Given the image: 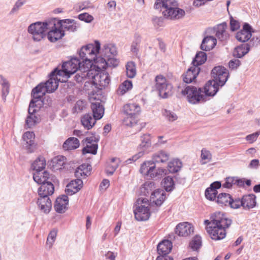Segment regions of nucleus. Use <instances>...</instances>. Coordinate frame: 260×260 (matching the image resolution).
Masks as SVG:
<instances>
[{
    "instance_id": "f257e3e1",
    "label": "nucleus",
    "mask_w": 260,
    "mask_h": 260,
    "mask_svg": "<svg viewBox=\"0 0 260 260\" xmlns=\"http://www.w3.org/2000/svg\"><path fill=\"white\" fill-rule=\"evenodd\" d=\"M101 67L94 65L87 70V72L80 71L79 74L75 76V79L78 83L85 82L84 86L88 89L91 85L95 88L102 89L107 86L110 81L109 74L105 71H100Z\"/></svg>"
},
{
    "instance_id": "f03ea898",
    "label": "nucleus",
    "mask_w": 260,
    "mask_h": 260,
    "mask_svg": "<svg viewBox=\"0 0 260 260\" xmlns=\"http://www.w3.org/2000/svg\"><path fill=\"white\" fill-rule=\"evenodd\" d=\"M206 230L211 238L215 240H220L225 238L226 229L232 223V220L221 212L214 213L210 217V221L205 220Z\"/></svg>"
},
{
    "instance_id": "7ed1b4c3",
    "label": "nucleus",
    "mask_w": 260,
    "mask_h": 260,
    "mask_svg": "<svg viewBox=\"0 0 260 260\" xmlns=\"http://www.w3.org/2000/svg\"><path fill=\"white\" fill-rule=\"evenodd\" d=\"M57 74V69L52 71L50 75L49 79L45 83H41L31 91V96L36 100H42L46 92H52L58 87V82L66 81V79H61Z\"/></svg>"
},
{
    "instance_id": "20e7f679",
    "label": "nucleus",
    "mask_w": 260,
    "mask_h": 260,
    "mask_svg": "<svg viewBox=\"0 0 260 260\" xmlns=\"http://www.w3.org/2000/svg\"><path fill=\"white\" fill-rule=\"evenodd\" d=\"M100 48L101 44L100 42L95 41L94 44H87L80 49L79 53L80 57L87 70L94 66L92 65V61L95 63L99 61L96 55L99 53Z\"/></svg>"
},
{
    "instance_id": "39448f33",
    "label": "nucleus",
    "mask_w": 260,
    "mask_h": 260,
    "mask_svg": "<svg viewBox=\"0 0 260 260\" xmlns=\"http://www.w3.org/2000/svg\"><path fill=\"white\" fill-rule=\"evenodd\" d=\"M87 72V69L84 64L77 57L72 58L70 60L64 62L62 66V70H57V74L59 76H62L67 79L70 76L76 72V75L79 72Z\"/></svg>"
},
{
    "instance_id": "423d86ee",
    "label": "nucleus",
    "mask_w": 260,
    "mask_h": 260,
    "mask_svg": "<svg viewBox=\"0 0 260 260\" xmlns=\"http://www.w3.org/2000/svg\"><path fill=\"white\" fill-rule=\"evenodd\" d=\"M136 208L134 210L135 218L138 221H145L149 219L150 216V210H155L153 209L152 204H148V200L146 198H139L135 205Z\"/></svg>"
},
{
    "instance_id": "0eeeda50",
    "label": "nucleus",
    "mask_w": 260,
    "mask_h": 260,
    "mask_svg": "<svg viewBox=\"0 0 260 260\" xmlns=\"http://www.w3.org/2000/svg\"><path fill=\"white\" fill-rule=\"evenodd\" d=\"M164 8L162 14L167 18L179 19L184 17L185 11L178 8V3L176 0H164Z\"/></svg>"
},
{
    "instance_id": "6e6552de",
    "label": "nucleus",
    "mask_w": 260,
    "mask_h": 260,
    "mask_svg": "<svg viewBox=\"0 0 260 260\" xmlns=\"http://www.w3.org/2000/svg\"><path fill=\"white\" fill-rule=\"evenodd\" d=\"M181 93L186 96L188 102L192 104L204 102L208 99H205L201 88H197L192 86H186L181 90Z\"/></svg>"
},
{
    "instance_id": "1a4fd4ad",
    "label": "nucleus",
    "mask_w": 260,
    "mask_h": 260,
    "mask_svg": "<svg viewBox=\"0 0 260 260\" xmlns=\"http://www.w3.org/2000/svg\"><path fill=\"white\" fill-rule=\"evenodd\" d=\"M43 104L42 100H36L32 98L28 109V115L25 120V126L31 128L39 122V118L35 115Z\"/></svg>"
},
{
    "instance_id": "9d476101",
    "label": "nucleus",
    "mask_w": 260,
    "mask_h": 260,
    "mask_svg": "<svg viewBox=\"0 0 260 260\" xmlns=\"http://www.w3.org/2000/svg\"><path fill=\"white\" fill-rule=\"evenodd\" d=\"M48 23V21L37 22L29 25L27 31L34 41H40L46 36Z\"/></svg>"
},
{
    "instance_id": "9b49d317",
    "label": "nucleus",
    "mask_w": 260,
    "mask_h": 260,
    "mask_svg": "<svg viewBox=\"0 0 260 260\" xmlns=\"http://www.w3.org/2000/svg\"><path fill=\"white\" fill-rule=\"evenodd\" d=\"M123 111L126 115L123 120V124L127 126H133L136 124L135 117L141 111L140 107L135 103L127 104L123 106Z\"/></svg>"
},
{
    "instance_id": "f8f14e48",
    "label": "nucleus",
    "mask_w": 260,
    "mask_h": 260,
    "mask_svg": "<svg viewBox=\"0 0 260 260\" xmlns=\"http://www.w3.org/2000/svg\"><path fill=\"white\" fill-rule=\"evenodd\" d=\"M155 87L159 95L162 98H167L172 94V85L162 75L155 77Z\"/></svg>"
},
{
    "instance_id": "ddd939ff",
    "label": "nucleus",
    "mask_w": 260,
    "mask_h": 260,
    "mask_svg": "<svg viewBox=\"0 0 260 260\" xmlns=\"http://www.w3.org/2000/svg\"><path fill=\"white\" fill-rule=\"evenodd\" d=\"M48 24L47 30H50L47 33V38L49 41L56 42L64 36V30H62L58 26L56 19L49 21Z\"/></svg>"
},
{
    "instance_id": "4468645a",
    "label": "nucleus",
    "mask_w": 260,
    "mask_h": 260,
    "mask_svg": "<svg viewBox=\"0 0 260 260\" xmlns=\"http://www.w3.org/2000/svg\"><path fill=\"white\" fill-rule=\"evenodd\" d=\"M212 75L214 78L213 80L217 81V82L222 86L227 81L229 78L228 71L224 67L218 66L214 67L212 70Z\"/></svg>"
},
{
    "instance_id": "2eb2a0df",
    "label": "nucleus",
    "mask_w": 260,
    "mask_h": 260,
    "mask_svg": "<svg viewBox=\"0 0 260 260\" xmlns=\"http://www.w3.org/2000/svg\"><path fill=\"white\" fill-rule=\"evenodd\" d=\"M102 54L105 57V58H102L100 59V60H101V62L103 64L102 67L104 68L107 64L106 60L109 61L112 57L117 54L116 46L112 44H105L102 49Z\"/></svg>"
},
{
    "instance_id": "dca6fc26",
    "label": "nucleus",
    "mask_w": 260,
    "mask_h": 260,
    "mask_svg": "<svg viewBox=\"0 0 260 260\" xmlns=\"http://www.w3.org/2000/svg\"><path fill=\"white\" fill-rule=\"evenodd\" d=\"M166 199V192L162 189H157L151 192L150 201L152 202L150 204L155 205L154 209L156 211L158 210V208L160 207Z\"/></svg>"
},
{
    "instance_id": "f3484780",
    "label": "nucleus",
    "mask_w": 260,
    "mask_h": 260,
    "mask_svg": "<svg viewBox=\"0 0 260 260\" xmlns=\"http://www.w3.org/2000/svg\"><path fill=\"white\" fill-rule=\"evenodd\" d=\"M219 83L217 81L210 80L207 82L204 86L203 93L205 95V99H207L208 96H213L215 95L219 89Z\"/></svg>"
},
{
    "instance_id": "a211bd4d",
    "label": "nucleus",
    "mask_w": 260,
    "mask_h": 260,
    "mask_svg": "<svg viewBox=\"0 0 260 260\" xmlns=\"http://www.w3.org/2000/svg\"><path fill=\"white\" fill-rule=\"evenodd\" d=\"M227 28L228 25L225 22L218 24L214 27L215 36L220 41H226L229 38Z\"/></svg>"
},
{
    "instance_id": "6ab92c4d",
    "label": "nucleus",
    "mask_w": 260,
    "mask_h": 260,
    "mask_svg": "<svg viewBox=\"0 0 260 260\" xmlns=\"http://www.w3.org/2000/svg\"><path fill=\"white\" fill-rule=\"evenodd\" d=\"M251 28L248 23H244L243 29L237 32L236 38L241 42H245L248 41L251 37Z\"/></svg>"
},
{
    "instance_id": "aec40b11",
    "label": "nucleus",
    "mask_w": 260,
    "mask_h": 260,
    "mask_svg": "<svg viewBox=\"0 0 260 260\" xmlns=\"http://www.w3.org/2000/svg\"><path fill=\"white\" fill-rule=\"evenodd\" d=\"M253 40V39L248 43L243 44L236 47L233 53L234 56L241 58L246 55L249 51L250 48L254 46Z\"/></svg>"
},
{
    "instance_id": "412c9836",
    "label": "nucleus",
    "mask_w": 260,
    "mask_h": 260,
    "mask_svg": "<svg viewBox=\"0 0 260 260\" xmlns=\"http://www.w3.org/2000/svg\"><path fill=\"white\" fill-rule=\"evenodd\" d=\"M241 203L244 210L249 211L256 206V196L253 194L245 195L241 199Z\"/></svg>"
},
{
    "instance_id": "4be33fe9",
    "label": "nucleus",
    "mask_w": 260,
    "mask_h": 260,
    "mask_svg": "<svg viewBox=\"0 0 260 260\" xmlns=\"http://www.w3.org/2000/svg\"><path fill=\"white\" fill-rule=\"evenodd\" d=\"M83 181L76 179L71 181L66 186L65 191L67 195L71 196L78 192L82 187Z\"/></svg>"
},
{
    "instance_id": "5701e85b",
    "label": "nucleus",
    "mask_w": 260,
    "mask_h": 260,
    "mask_svg": "<svg viewBox=\"0 0 260 260\" xmlns=\"http://www.w3.org/2000/svg\"><path fill=\"white\" fill-rule=\"evenodd\" d=\"M39 208L44 213H48L52 207V203L49 197L39 196L37 201Z\"/></svg>"
},
{
    "instance_id": "b1692460",
    "label": "nucleus",
    "mask_w": 260,
    "mask_h": 260,
    "mask_svg": "<svg viewBox=\"0 0 260 260\" xmlns=\"http://www.w3.org/2000/svg\"><path fill=\"white\" fill-rule=\"evenodd\" d=\"M54 191V187L51 181L45 182L41 184L38 188V194L39 196L47 197L52 195Z\"/></svg>"
},
{
    "instance_id": "393cba45",
    "label": "nucleus",
    "mask_w": 260,
    "mask_h": 260,
    "mask_svg": "<svg viewBox=\"0 0 260 260\" xmlns=\"http://www.w3.org/2000/svg\"><path fill=\"white\" fill-rule=\"evenodd\" d=\"M69 204L68 197L67 195H62L56 199L54 205L56 211L59 213H64L67 209Z\"/></svg>"
},
{
    "instance_id": "a878e982",
    "label": "nucleus",
    "mask_w": 260,
    "mask_h": 260,
    "mask_svg": "<svg viewBox=\"0 0 260 260\" xmlns=\"http://www.w3.org/2000/svg\"><path fill=\"white\" fill-rule=\"evenodd\" d=\"M155 171V165L151 160L146 161L143 162L141 166L140 172L145 176L151 178L156 177V174L153 173Z\"/></svg>"
},
{
    "instance_id": "bb28decb",
    "label": "nucleus",
    "mask_w": 260,
    "mask_h": 260,
    "mask_svg": "<svg viewBox=\"0 0 260 260\" xmlns=\"http://www.w3.org/2000/svg\"><path fill=\"white\" fill-rule=\"evenodd\" d=\"M200 72L198 67L192 66L189 68L183 75V80L186 83H190L194 81Z\"/></svg>"
},
{
    "instance_id": "cd10ccee",
    "label": "nucleus",
    "mask_w": 260,
    "mask_h": 260,
    "mask_svg": "<svg viewBox=\"0 0 260 260\" xmlns=\"http://www.w3.org/2000/svg\"><path fill=\"white\" fill-rule=\"evenodd\" d=\"M193 232V227L188 222L178 224L176 228V233L180 236H187Z\"/></svg>"
},
{
    "instance_id": "c85d7f7f",
    "label": "nucleus",
    "mask_w": 260,
    "mask_h": 260,
    "mask_svg": "<svg viewBox=\"0 0 260 260\" xmlns=\"http://www.w3.org/2000/svg\"><path fill=\"white\" fill-rule=\"evenodd\" d=\"M33 178L38 184H42L48 181H52L50 176L47 171H36L33 173Z\"/></svg>"
},
{
    "instance_id": "c756f323",
    "label": "nucleus",
    "mask_w": 260,
    "mask_h": 260,
    "mask_svg": "<svg viewBox=\"0 0 260 260\" xmlns=\"http://www.w3.org/2000/svg\"><path fill=\"white\" fill-rule=\"evenodd\" d=\"M172 243L169 240H164L157 245V249L159 255H168L172 248Z\"/></svg>"
},
{
    "instance_id": "7c9ffc66",
    "label": "nucleus",
    "mask_w": 260,
    "mask_h": 260,
    "mask_svg": "<svg viewBox=\"0 0 260 260\" xmlns=\"http://www.w3.org/2000/svg\"><path fill=\"white\" fill-rule=\"evenodd\" d=\"M170 158V154L165 151H159L153 154L151 161L153 164L165 163L167 162Z\"/></svg>"
},
{
    "instance_id": "2f4dec72",
    "label": "nucleus",
    "mask_w": 260,
    "mask_h": 260,
    "mask_svg": "<svg viewBox=\"0 0 260 260\" xmlns=\"http://www.w3.org/2000/svg\"><path fill=\"white\" fill-rule=\"evenodd\" d=\"M58 26L60 27L62 30H68L69 31L74 32L77 29V25L74 20L66 19L62 20H57Z\"/></svg>"
},
{
    "instance_id": "473e14b6",
    "label": "nucleus",
    "mask_w": 260,
    "mask_h": 260,
    "mask_svg": "<svg viewBox=\"0 0 260 260\" xmlns=\"http://www.w3.org/2000/svg\"><path fill=\"white\" fill-rule=\"evenodd\" d=\"M217 40L213 36H207L202 41L201 45V49L206 51H209L215 46Z\"/></svg>"
},
{
    "instance_id": "72a5a7b5",
    "label": "nucleus",
    "mask_w": 260,
    "mask_h": 260,
    "mask_svg": "<svg viewBox=\"0 0 260 260\" xmlns=\"http://www.w3.org/2000/svg\"><path fill=\"white\" fill-rule=\"evenodd\" d=\"M91 108L93 112V118L95 120L102 118L104 113V108L100 102H95L91 104Z\"/></svg>"
},
{
    "instance_id": "f704fd0d",
    "label": "nucleus",
    "mask_w": 260,
    "mask_h": 260,
    "mask_svg": "<svg viewBox=\"0 0 260 260\" xmlns=\"http://www.w3.org/2000/svg\"><path fill=\"white\" fill-rule=\"evenodd\" d=\"M91 166L88 164H83L80 166L76 169L75 175L77 177L85 178L90 174Z\"/></svg>"
},
{
    "instance_id": "c9c22d12",
    "label": "nucleus",
    "mask_w": 260,
    "mask_h": 260,
    "mask_svg": "<svg viewBox=\"0 0 260 260\" xmlns=\"http://www.w3.org/2000/svg\"><path fill=\"white\" fill-rule=\"evenodd\" d=\"M79 140L74 137L68 138L63 143L62 147L66 150L75 149L79 147Z\"/></svg>"
},
{
    "instance_id": "e433bc0d",
    "label": "nucleus",
    "mask_w": 260,
    "mask_h": 260,
    "mask_svg": "<svg viewBox=\"0 0 260 260\" xmlns=\"http://www.w3.org/2000/svg\"><path fill=\"white\" fill-rule=\"evenodd\" d=\"M81 122L85 128L90 129L95 124L96 120L90 114H87L81 118Z\"/></svg>"
},
{
    "instance_id": "4c0bfd02",
    "label": "nucleus",
    "mask_w": 260,
    "mask_h": 260,
    "mask_svg": "<svg viewBox=\"0 0 260 260\" xmlns=\"http://www.w3.org/2000/svg\"><path fill=\"white\" fill-rule=\"evenodd\" d=\"M35 137V134L32 132H26L23 134L22 138L27 145L26 147H28V149H31L33 147ZM29 151L31 152L32 150H30Z\"/></svg>"
},
{
    "instance_id": "58836bf2",
    "label": "nucleus",
    "mask_w": 260,
    "mask_h": 260,
    "mask_svg": "<svg viewBox=\"0 0 260 260\" xmlns=\"http://www.w3.org/2000/svg\"><path fill=\"white\" fill-rule=\"evenodd\" d=\"M206 60V53L200 51L196 54L194 58L192 60V63L194 67H198V66L203 64Z\"/></svg>"
},
{
    "instance_id": "ea45409f",
    "label": "nucleus",
    "mask_w": 260,
    "mask_h": 260,
    "mask_svg": "<svg viewBox=\"0 0 260 260\" xmlns=\"http://www.w3.org/2000/svg\"><path fill=\"white\" fill-rule=\"evenodd\" d=\"M46 166V160L43 157H39L32 164V169L36 171H42Z\"/></svg>"
},
{
    "instance_id": "a19ab883",
    "label": "nucleus",
    "mask_w": 260,
    "mask_h": 260,
    "mask_svg": "<svg viewBox=\"0 0 260 260\" xmlns=\"http://www.w3.org/2000/svg\"><path fill=\"white\" fill-rule=\"evenodd\" d=\"M182 167L181 161L178 159H173L170 161L168 165V170L170 173H176L180 170Z\"/></svg>"
},
{
    "instance_id": "79ce46f5",
    "label": "nucleus",
    "mask_w": 260,
    "mask_h": 260,
    "mask_svg": "<svg viewBox=\"0 0 260 260\" xmlns=\"http://www.w3.org/2000/svg\"><path fill=\"white\" fill-rule=\"evenodd\" d=\"M132 82L129 80H125L119 85L117 90V94L119 95H123L128 90L132 89Z\"/></svg>"
},
{
    "instance_id": "37998d69",
    "label": "nucleus",
    "mask_w": 260,
    "mask_h": 260,
    "mask_svg": "<svg viewBox=\"0 0 260 260\" xmlns=\"http://www.w3.org/2000/svg\"><path fill=\"white\" fill-rule=\"evenodd\" d=\"M231 196L229 193H221L218 194L217 199V202L221 206H227L231 201Z\"/></svg>"
},
{
    "instance_id": "c03bdc74",
    "label": "nucleus",
    "mask_w": 260,
    "mask_h": 260,
    "mask_svg": "<svg viewBox=\"0 0 260 260\" xmlns=\"http://www.w3.org/2000/svg\"><path fill=\"white\" fill-rule=\"evenodd\" d=\"M120 160L117 158H112L110 163L107 166L106 172L108 175H112L118 168Z\"/></svg>"
},
{
    "instance_id": "a18cd8bd",
    "label": "nucleus",
    "mask_w": 260,
    "mask_h": 260,
    "mask_svg": "<svg viewBox=\"0 0 260 260\" xmlns=\"http://www.w3.org/2000/svg\"><path fill=\"white\" fill-rule=\"evenodd\" d=\"M201 164L205 165L212 160V155L210 151L203 148L201 150Z\"/></svg>"
},
{
    "instance_id": "49530a36",
    "label": "nucleus",
    "mask_w": 260,
    "mask_h": 260,
    "mask_svg": "<svg viewBox=\"0 0 260 260\" xmlns=\"http://www.w3.org/2000/svg\"><path fill=\"white\" fill-rule=\"evenodd\" d=\"M0 84L2 86V96L5 98L9 92L10 84L7 80L1 74Z\"/></svg>"
},
{
    "instance_id": "de8ad7c7",
    "label": "nucleus",
    "mask_w": 260,
    "mask_h": 260,
    "mask_svg": "<svg viewBox=\"0 0 260 260\" xmlns=\"http://www.w3.org/2000/svg\"><path fill=\"white\" fill-rule=\"evenodd\" d=\"M126 72L127 76L129 78H133L136 75V64L133 61H129L126 65Z\"/></svg>"
},
{
    "instance_id": "09e8293b",
    "label": "nucleus",
    "mask_w": 260,
    "mask_h": 260,
    "mask_svg": "<svg viewBox=\"0 0 260 260\" xmlns=\"http://www.w3.org/2000/svg\"><path fill=\"white\" fill-rule=\"evenodd\" d=\"M151 136L150 134H145L141 137V143L140 147L146 149L151 146Z\"/></svg>"
},
{
    "instance_id": "8fccbe9b",
    "label": "nucleus",
    "mask_w": 260,
    "mask_h": 260,
    "mask_svg": "<svg viewBox=\"0 0 260 260\" xmlns=\"http://www.w3.org/2000/svg\"><path fill=\"white\" fill-rule=\"evenodd\" d=\"M66 158L63 156H57L53 158L52 161L53 167L56 170H60L63 167L66 163Z\"/></svg>"
},
{
    "instance_id": "3c124183",
    "label": "nucleus",
    "mask_w": 260,
    "mask_h": 260,
    "mask_svg": "<svg viewBox=\"0 0 260 260\" xmlns=\"http://www.w3.org/2000/svg\"><path fill=\"white\" fill-rule=\"evenodd\" d=\"M98 148V145L96 143L93 144H86V147L82 149L83 154L91 153L92 154H96L97 153V149Z\"/></svg>"
},
{
    "instance_id": "603ef678",
    "label": "nucleus",
    "mask_w": 260,
    "mask_h": 260,
    "mask_svg": "<svg viewBox=\"0 0 260 260\" xmlns=\"http://www.w3.org/2000/svg\"><path fill=\"white\" fill-rule=\"evenodd\" d=\"M202 244L201 238L199 236L194 237L189 243V247L193 250H197L199 249Z\"/></svg>"
},
{
    "instance_id": "864d4df0",
    "label": "nucleus",
    "mask_w": 260,
    "mask_h": 260,
    "mask_svg": "<svg viewBox=\"0 0 260 260\" xmlns=\"http://www.w3.org/2000/svg\"><path fill=\"white\" fill-rule=\"evenodd\" d=\"M164 186L167 191H172L174 188V183L173 178L170 176L164 179Z\"/></svg>"
},
{
    "instance_id": "5fc2aeb1",
    "label": "nucleus",
    "mask_w": 260,
    "mask_h": 260,
    "mask_svg": "<svg viewBox=\"0 0 260 260\" xmlns=\"http://www.w3.org/2000/svg\"><path fill=\"white\" fill-rule=\"evenodd\" d=\"M154 185L155 183L153 182H146L141 188V191L144 193V195L147 196L155 188Z\"/></svg>"
},
{
    "instance_id": "6e6d98bb",
    "label": "nucleus",
    "mask_w": 260,
    "mask_h": 260,
    "mask_svg": "<svg viewBox=\"0 0 260 260\" xmlns=\"http://www.w3.org/2000/svg\"><path fill=\"white\" fill-rule=\"evenodd\" d=\"M217 194V190L213 189L211 187L207 188L205 192L206 198L211 201L214 200L215 199Z\"/></svg>"
},
{
    "instance_id": "4d7b16f0",
    "label": "nucleus",
    "mask_w": 260,
    "mask_h": 260,
    "mask_svg": "<svg viewBox=\"0 0 260 260\" xmlns=\"http://www.w3.org/2000/svg\"><path fill=\"white\" fill-rule=\"evenodd\" d=\"M163 115L169 121L173 122L178 118L177 115L173 111L165 109L162 112Z\"/></svg>"
},
{
    "instance_id": "13d9d810",
    "label": "nucleus",
    "mask_w": 260,
    "mask_h": 260,
    "mask_svg": "<svg viewBox=\"0 0 260 260\" xmlns=\"http://www.w3.org/2000/svg\"><path fill=\"white\" fill-rule=\"evenodd\" d=\"M57 235V230L55 229L52 230L49 233L48 236L47 237L46 243L47 245H49V247H51L53 243L54 242L56 237Z\"/></svg>"
},
{
    "instance_id": "bf43d9fd",
    "label": "nucleus",
    "mask_w": 260,
    "mask_h": 260,
    "mask_svg": "<svg viewBox=\"0 0 260 260\" xmlns=\"http://www.w3.org/2000/svg\"><path fill=\"white\" fill-rule=\"evenodd\" d=\"M235 185H236L235 177H226L225 179V182L222 185L224 188H231Z\"/></svg>"
},
{
    "instance_id": "052dcab7",
    "label": "nucleus",
    "mask_w": 260,
    "mask_h": 260,
    "mask_svg": "<svg viewBox=\"0 0 260 260\" xmlns=\"http://www.w3.org/2000/svg\"><path fill=\"white\" fill-rule=\"evenodd\" d=\"M78 18L87 23H90L93 20V17L87 13L80 14L78 15Z\"/></svg>"
},
{
    "instance_id": "680f3d73",
    "label": "nucleus",
    "mask_w": 260,
    "mask_h": 260,
    "mask_svg": "<svg viewBox=\"0 0 260 260\" xmlns=\"http://www.w3.org/2000/svg\"><path fill=\"white\" fill-rule=\"evenodd\" d=\"M25 1L24 0H18L15 4L13 8L10 11L11 14H14L17 12L19 9L24 4Z\"/></svg>"
},
{
    "instance_id": "e2e57ef3",
    "label": "nucleus",
    "mask_w": 260,
    "mask_h": 260,
    "mask_svg": "<svg viewBox=\"0 0 260 260\" xmlns=\"http://www.w3.org/2000/svg\"><path fill=\"white\" fill-rule=\"evenodd\" d=\"M99 136L92 134L91 136L86 138L84 141L86 144H97L98 142L99 141Z\"/></svg>"
},
{
    "instance_id": "0e129e2a",
    "label": "nucleus",
    "mask_w": 260,
    "mask_h": 260,
    "mask_svg": "<svg viewBox=\"0 0 260 260\" xmlns=\"http://www.w3.org/2000/svg\"><path fill=\"white\" fill-rule=\"evenodd\" d=\"M140 43V38L139 36L136 39V41L133 42L131 45V51L135 54H137L139 51V45Z\"/></svg>"
},
{
    "instance_id": "69168bd1",
    "label": "nucleus",
    "mask_w": 260,
    "mask_h": 260,
    "mask_svg": "<svg viewBox=\"0 0 260 260\" xmlns=\"http://www.w3.org/2000/svg\"><path fill=\"white\" fill-rule=\"evenodd\" d=\"M85 107V102L82 100L78 101L74 107L73 110L76 112H80Z\"/></svg>"
},
{
    "instance_id": "338daca9",
    "label": "nucleus",
    "mask_w": 260,
    "mask_h": 260,
    "mask_svg": "<svg viewBox=\"0 0 260 260\" xmlns=\"http://www.w3.org/2000/svg\"><path fill=\"white\" fill-rule=\"evenodd\" d=\"M229 205L233 209H238L241 206L242 207L241 199H236L233 200L231 198V201H230V203H229Z\"/></svg>"
},
{
    "instance_id": "774afa93",
    "label": "nucleus",
    "mask_w": 260,
    "mask_h": 260,
    "mask_svg": "<svg viewBox=\"0 0 260 260\" xmlns=\"http://www.w3.org/2000/svg\"><path fill=\"white\" fill-rule=\"evenodd\" d=\"M230 26L232 31H235L240 28V24L239 22L232 17L230 20Z\"/></svg>"
}]
</instances>
